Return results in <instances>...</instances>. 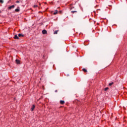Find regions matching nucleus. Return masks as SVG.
Masks as SVG:
<instances>
[{"label":"nucleus","instance_id":"1","mask_svg":"<svg viewBox=\"0 0 127 127\" xmlns=\"http://www.w3.org/2000/svg\"><path fill=\"white\" fill-rule=\"evenodd\" d=\"M35 109V105H33L32 107L31 108V111L32 112H33V111H34V109Z\"/></svg>","mask_w":127,"mask_h":127},{"label":"nucleus","instance_id":"2","mask_svg":"<svg viewBox=\"0 0 127 127\" xmlns=\"http://www.w3.org/2000/svg\"><path fill=\"white\" fill-rule=\"evenodd\" d=\"M60 103L61 105H64L65 104V101H63V100H61L60 101Z\"/></svg>","mask_w":127,"mask_h":127},{"label":"nucleus","instance_id":"3","mask_svg":"<svg viewBox=\"0 0 127 127\" xmlns=\"http://www.w3.org/2000/svg\"><path fill=\"white\" fill-rule=\"evenodd\" d=\"M11 8H14V5H12L8 7V9H11Z\"/></svg>","mask_w":127,"mask_h":127},{"label":"nucleus","instance_id":"4","mask_svg":"<svg viewBox=\"0 0 127 127\" xmlns=\"http://www.w3.org/2000/svg\"><path fill=\"white\" fill-rule=\"evenodd\" d=\"M16 63L17 64H20V61L18 60H15Z\"/></svg>","mask_w":127,"mask_h":127},{"label":"nucleus","instance_id":"5","mask_svg":"<svg viewBox=\"0 0 127 127\" xmlns=\"http://www.w3.org/2000/svg\"><path fill=\"white\" fill-rule=\"evenodd\" d=\"M43 34H46L47 33V31L45 30H43L42 31Z\"/></svg>","mask_w":127,"mask_h":127},{"label":"nucleus","instance_id":"6","mask_svg":"<svg viewBox=\"0 0 127 127\" xmlns=\"http://www.w3.org/2000/svg\"><path fill=\"white\" fill-rule=\"evenodd\" d=\"M19 38H18V36H17V35H15L14 36V39H19Z\"/></svg>","mask_w":127,"mask_h":127},{"label":"nucleus","instance_id":"7","mask_svg":"<svg viewBox=\"0 0 127 127\" xmlns=\"http://www.w3.org/2000/svg\"><path fill=\"white\" fill-rule=\"evenodd\" d=\"M19 7H18L17 8H16V9H15V11L16 12H18V11H19Z\"/></svg>","mask_w":127,"mask_h":127},{"label":"nucleus","instance_id":"8","mask_svg":"<svg viewBox=\"0 0 127 127\" xmlns=\"http://www.w3.org/2000/svg\"><path fill=\"white\" fill-rule=\"evenodd\" d=\"M57 13H58V10H56L55 12H54V15H56V14H57Z\"/></svg>","mask_w":127,"mask_h":127},{"label":"nucleus","instance_id":"9","mask_svg":"<svg viewBox=\"0 0 127 127\" xmlns=\"http://www.w3.org/2000/svg\"><path fill=\"white\" fill-rule=\"evenodd\" d=\"M18 36H19V37H21V36H22V37H23V35H22L21 34H19Z\"/></svg>","mask_w":127,"mask_h":127},{"label":"nucleus","instance_id":"10","mask_svg":"<svg viewBox=\"0 0 127 127\" xmlns=\"http://www.w3.org/2000/svg\"><path fill=\"white\" fill-rule=\"evenodd\" d=\"M82 71H83V72H85V73H86L87 72V69H86L85 68H83L82 69Z\"/></svg>","mask_w":127,"mask_h":127},{"label":"nucleus","instance_id":"11","mask_svg":"<svg viewBox=\"0 0 127 127\" xmlns=\"http://www.w3.org/2000/svg\"><path fill=\"white\" fill-rule=\"evenodd\" d=\"M96 1L97 3H100V0H96Z\"/></svg>","mask_w":127,"mask_h":127},{"label":"nucleus","instance_id":"12","mask_svg":"<svg viewBox=\"0 0 127 127\" xmlns=\"http://www.w3.org/2000/svg\"><path fill=\"white\" fill-rule=\"evenodd\" d=\"M58 32V31H55L54 33V34H57Z\"/></svg>","mask_w":127,"mask_h":127},{"label":"nucleus","instance_id":"13","mask_svg":"<svg viewBox=\"0 0 127 127\" xmlns=\"http://www.w3.org/2000/svg\"><path fill=\"white\" fill-rule=\"evenodd\" d=\"M72 13H75V12H77V11H72Z\"/></svg>","mask_w":127,"mask_h":127},{"label":"nucleus","instance_id":"14","mask_svg":"<svg viewBox=\"0 0 127 127\" xmlns=\"http://www.w3.org/2000/svg\"><path fill=\"white\" fill-rule=\"evenodd\" d=\"M0 2L1 3H3V1L2 0H0Z\"/></svg>","mask_w":127,"mask_h":127},{"label":"nucleus","instance_id":"15","mask_svg":"<svg viewBox=\"0 0 127 127\" xmlns=\"http://www.w3.org/2000/svg\"><path fill=\"white\" fill-rule=\"evenodd\" d=\"M109 89V88L107 87L105 89V91H107V90H108Z\"/></svg>","mask_w":127,"mask_h":127},{"label":"nucleus","instance_id":"16","mask_svg":"<svg viewBox=\"0 0 127 127\" xmlns=\"http://www.w3.org/2000/svg\"><path fill=\"white\" fill-rule=\"evenodd\" d=\"M112 84H113V83H109V86H112Z\"/></svg>","mask_w":127,"mask_h":127},{"label":"nucleus","instance_id":"17","mask_svg":"<svg viewBox=\"0 0 127 127\" xmlns=\"http://www.w3.org/2000/svg\"><path fill=\"white\" fill-rule=\"evenodd\" d=\"M34 7H37V5H34Z\"/></svg>","mask_w":127,"mask_h":127},{"label":"nucleus","instance_id":"18","mask_svg":"<svg viewBox=\"0 0 127 127\" xmlns=\"http://www.w3.org/2000/svg\"><path fill=\"white\" fill-rule=\"evenodd\" d=\"M16 2H19V1H17Z\"/></svg>","mask_w":127,"mask_h":127}]
</instances>
